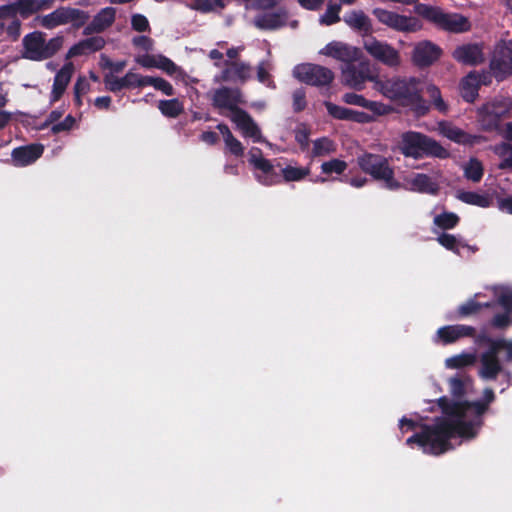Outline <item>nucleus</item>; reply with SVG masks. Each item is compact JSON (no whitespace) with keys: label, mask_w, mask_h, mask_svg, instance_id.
Listing matches in <instances>:
<instances>
[{"label":"nucleus","mask_w":512,"mask_h":512,"mask_svg":"<svg viewBox=\"0 0 512 512\" xmlns=\"http://www.w3.org/2000/svg\"><path fill=\"white\" fill-rule=\"evenodd\" d=\"M493 400L494 392L491 389L484 390L482 401L449 404L443 400L445 416L437 423L435 429L428 431L422 438L417 436L410 438L408 443L417 440L425 452L439 455L453 448L451 439L475 438L483 424V415Z\"/></svg>","instance_id":"obj_1"},{"label":"nucleus","mask_w":512,"mask_h":512,"mask_svg":"<svg viewBox=\"0 0 512 512\" xmlns=\"http://www.w3.org/2000/svg\"><path fill=\"white\" fill-rule=\"evenodd\" d=\"M375 91L385 98L408 107L418 115L428 111V105L421 96L422 82L415 77H392L375 83Z\"/></svg>","instance_id":"obj_2"},{"label":"nucleus","mask_w":512,"mask_h":512,"mask_svg":"<svg viewBox=\"0 0 512 512\" xmlns=\"http://www.w3.org/2000/svg\"><path fill=\"white\" fill-rule=\"evenodd\" d=\"M486 290L493 297V301H480L486 294L476 293L473 298L459 306V314L468 316L480 311L484 307L490 308L498 304L502 307L503 312L495 313L490 320V325L496 329H506L512 326V288L510 286L497 285Z\"/></svg>","instance_id":"obj_3"},{"label":"nucleus","mask_w":512,"mask_h":512,"mask_svg":"<svg viewBox=\"0 0 512 512\" xmlns=\"http://www.w3.org/2000/svg\"><path fill=\"white\" fill-rule=\"evenodd\" d=\"M241 101L238 90L227 88L215 92L214 103L223 110H227V116L234 122L244 137L251 138L254 142H263L261 132L257 124L244 111L237 108Z\"/></svg>","instance_id":"obj_4"},{"label":"nucleus","mask_w":512,"mask_h":512,"mask_svg":"<svg viewBox=\"0 0 512 512\" xmlns=\"http://www.w3.org/2000/svg\"><path fill=\"white\" fill-rule=\"evenodd\" d=\"M401 152L412 158H420L423 155L446 159L449 151L436 140L418 132H407L402 135L400 144Z\"/></svg>","instance_id":"obj_5"},{"label":"nucleus","mask_w":512,"mask_h":512,"mask_svg":"<svg viewBox=\"0 0 512 512\" xmlns=\"http://www.w3.org/2000/svg\"><path fill=\"white\" fill-rule=\"evenodd\" d=\"M63 45L62 37H54L46 41L42 32H33L23 38V57L33 61L50 58Z\"/></svg>","instance_id":"obj_6"},{"label":"nucleus","mask_w":512,"mask_h":512,"mask_svg":"<svg viewBox=\"0 0 512 512\" xmlns=\"http://www.w3.org/2000/svg\"><path fill=\"white\" fill-rule=\"evenodd\" d=\"M357 163L363 172L376 180L383 181L387 189L398 190L401 188V183L394 178V171L385 157L367 153L359 156Z\"/></svg>","instance_id":"obj_7"},{"label":"nucleus","mask_w":512,"mask_h":512,"mask_svg":"<svg viewBox=\"0 0 512 512\" xmlns=\"http://www.w3.org/2000/svg\"><path fill=\"white\" fill-rule=\"evenodd\" d=\"M372 13L381 24L397 32L415 33L423 28L422 22L415 16L402 15L383 8H375Z\"/></svg>","instance_id":"obj_8"},{"label":"nucleus","mask_w":512,"mask_h":512,"mask_svg":"<svg viewBox=\"0 0 512 512\" xmlns=\"http://www.w3.org/2000/svg\"><path fill=\"white\" fill-rule=\"evenodd\" d=\"M86 15L79 9L71 7H60L53 12L38 16L35 21L37 25L46 29H54L58 26L71 24L80 27L86 22Z\"/></svg>","instance_id":"obj_9"},{"label":"nucleus","mask_w":512,"mask_h":512,"mask_svg":"<svg viewBox=\"0 0 512 512\" xmlns=\"http://www.w3.org/2000/svg\"><path fill=\"white\" fill-rule=\"evenodd\" d=\"M293 75L299 81L313 86H326L334 79V74L330 69L310 63L295 66Z\"/></svg>","instance_id":"obj_10"},{"label":"nucleus","mask_w":512,"mask_h":512,"mask_svg":"<svg viewBox=\"0 0 512 512\" xmlns=\"http://www.w3.org/2000/svg\"><path fill=\"white\" fill-rule=\"evenodd\" d=\"M363 47L373 59L388 67L394 68L401 63L400 53L387 42L370 37L363 41Z\"/></svg>","instance_id":"obj_11"},{"label":"nucleus","mask_w":512,"mask_h":512,"mask_svg":"<svg viewBox=\"0 0 512 512\" xmlns=\"http://www.w3.org/2000/svg\"><path fill=\"white\" fill-rule=\"evenodd\" d=\"M511 108L512 100L509 97L496 96L479 109V116L486 128H492L501 118L508 116Z\"/></svg>","instance_id":"obj_12"},{"label":"nucleus","mask_w":512,"mask_h":512,"mask_svg":"<svg viewBox=\"0 0 512 512\" xmlns=\"http://www.w3.org/2000/svg\"><path fill=\"white\" fill-rule=\"evenodd\" d=\"M343 83L350 88L362 90L366 81L373 83L375 90V83L380 80V77L373 74L368 62H362L359 69L354 66H347L342 70Z\"/></svg>","instance_id":"obj_13"},{"label":"nucleus","mask_w":512,"mask_h":512,"mask_svg":"<svg viewBox=\"0 0 512 512\" xmlns=\"http://www.w3.org/2000/svg\"><path fill=\"white\" fill-rule=\"evenodd\" d=\"M448 384H449V391H450L453 399L449 400L446 397L439 399V405L442 408V416L435 421V425H437V423L439 421H441L443 419V417L445 416L444 415V405L445 404L442 402L443 400H446L447 401L446 403H449V404L455 403V402H464V400H462V398L471 395L473 392L472 379L467 376L452 377L449 379ZM465 402H467V401L465 400ZM435 427L436 426H434L432 428V430H434ZM428 431H431V429H426L425 433L422 436H418V437L419 438L424 437Z\"/></svg>","instance_id":"obj_14"},{"label":"nucleus","mask_w":512,"mask_h":512,"mask_svg":"<svg viewBox=\"0 0 512 512\" xmlns=\"http://www.w3.org/2000/svg\"><path fill=\"white\" fill-rule=\"evenodd\" d=\"M249 162L258 171L256 178L260 183L270 186L280 182V177L275 172L273 165L262 156L259 149L252 148L249 151Z\"/></svg>","instance_id":"obj_15"},{"label":"nucleus","mask_w":512,"mask_h":512,"mask_svg":"<svg viewBox=\"0 0 512 512\" xmlns=\"http://www.w3.org/2000/svg\"><path fill=\"white\" fill-rule=\"evenodd\" d=\"M503 349L497 347L496 341L491 343L489 350L485 351L480 356V368L478 375L484 380H494L503 371V367L497 356L498 350Z\"/></svg>","instance_id":"obj_16"},{"label":"nucleus","mask_w":512,"mask_h":512,"mask_svg":"<svg viewBox=\"0 0 512 512\" xmlns=\"http://www.w3.org/2000/svg\"><path fill=\"white\" fill-rule=\"evenodd\" d=\"M136 63L144 68H157L170 76H175L176 78H183L184 72L178 67L173 61L163 55H152V54H143L137 55L135 57Z\"/></svg>","instance_id":"obj_17"},{"label":"nucleus","mask_w":512,"mask_h":512,"mask_svg":"<svg viewBox=\"0 0 512 512\" xmlns=\"http://www.w3.org/2000/svg\"><path fill=\"white\" fill-rule=\"evenodd\" d=\"M319 54L350 64L360 58L361 51L359 48L351 46L347 43L341 41H332L325 45L319 51Z\"/></svg>","instance_id":"obj_18"},{"label":"nucleus","mask_w":512,"mask_h":512,"mask_svg":"<svg viewBox=\"0 0 512 512\" xmlns=\"http://www.w3.org/2000/svg\"><path fill=\"white\" fill-rule=\"evenodd\" d=\"M433 130L459 145H474L481 139L480 136L471 135L448 121H439Z\"/></svg>","instance_id":"obj_19"},{"label":"nucleus","mask_w":512,"mask_h":512,"mask_svg":"<svg viewBox=\"0 0 512 512\" xmlns=\"http://www.w3.org/2000/svg\"><path fill=\"white\" fill-rule=\"evenodd\" d=\"M442 55V49L429 40L415 44L412 52V61L419 67H427L437 61Z\"/></svg>","instance_id":"obj_20"},{"label":"nucleus","mask_w":512,"mask_h":512,"mask_svg":"<svg viewBox=\"0 0 512 512\" xmlns=\"http://www.w3.org/2000/svg\"><path fill=\"white\" fill-rule=\"evenodd\" d=\"M254 23L258 28L267 30H275L284 26L295 29L298 26V21L290 20L289 12L285 9L262 14L255 18Z\"/></svg>","instance_id":"obj_21"},{"label":"nucleus","mask_w":512,"mask_h":512,"mask_svg":"<svg viewBox=\"0 0 512 512\" xmlns=\"http://www.w3.org/2000/svg\"><path fill=\"white\" fill-rule=\"evenodd\" d=\"M401 187L412 192L426 194H436L439 190L437 179L423 173H416L405 177Z\"/></svg>","instance_id":"obj_22"},{"label":"nucleus","mask_w":512,"mask_h":512,"mask_svg":"<svg viewBox=\"0 0 512 512\" xmlns=\"http://www.w3.org/2000/svg\"><path fill=\"white\" fill-rule=\"evenodd\" d=\"M474 334V328L468 325H447L440 327L434 337L433 342L441 345L455 343L464 337Z\"/></svg>","instance_id":"obj_23"},{"label":"nucleus","mask_w":512,"mask_h":512,"mask_svg":"<svg viewBox=\"0 0 512 512\" xmlns=\"http://www.w3.org/2000/svg\"><path fill=\"white\" fill-rule=\"evenodd\" d=\"M17 4L0 8V37L17 38L20 34V21L17 18Z\"/></svg>","instance_id":"obj_24"},{"label":"nucleus","mask_w":512,"mask_h":512,"mask_svg":"<svg viewBox=\"0 0 512 512\" xmlns=\"http://www.w3.org/2000/svg\"><path fill=\"white\" fill-rule=\"evenodd\" d=\"M489 83L490 75L488 73L470 72L460 83V93L466 101L473 102L478 95L480 85Z\"/></svg>","instance_id":"obj_25"},{"label":"nucleus","mask_w":512,"mask_h":512,"mask_svg":"<svg viewBox=\"0 0 512 512\" xmlns=\"http://www.w3.org/2000/svg\"><path fill=\"white\" fill-rule=\"evenodd\" d=\"M44 151L41 144H30L15 148L11 153V161L14 166L24 167L39 159Z\"/></svg>","instance_id":"obj_26"},{"label":"nucleus","mask_w":512,"mask_h":512,"mask_svg":"<svg viewBox=\"0 0 512 512\" xmlns=\"http://www.w3.org/2000/svg\"><path fill=\"white\" fill-rule=\"evenodd\" d=\"M453 58L464 65L476 66L484 62L485 57L479 44H463L452 53Z\"/></svg>","instance_id":"obj_27"},{"label":"nucleus","mask_w":512,"mask_h":512,"mask_svg":"<svg viewBox=\"0 0 512 512\" xmlns=\"http://www.w3.org/2000/svg\"><path fill=\"white\" fill-rule=\"evenodd\" d=\"M73 73L74 65L72 62L65 63L63 67L56 73L51 91V101L55 102L61 98L71 80Z\"/></svg>","instance_id":"obj_28"},{"label":"nucleus","mask_w":512,"mask_h":512,"mask_svg":"<svg viewBox=\"0 0 512 512\" xmlns=\"http://www.w3.org/2000/svg\"><path fill=\"white\" fill-rule=\"evenodd\" d=\"M471 24L468 18L458 13H446L442 18L439 29L451 33H463L470 30Z\"/></svg>","instance_id":"obj_29"},{"label":"nucleus","mask_w":512,"mask_h":512,"mask_svg":"<svg viewBox=\"0 0 512 512\" xmlns=\"http://www.w3.org/2000/svg\"><path fill=\"white\" fill-rule=\"evenodd\" d=\"M105 41L100 36L91 37L73 45L66 54V59L92 53L103 48Z\"/></svg>","instance_id":"obj_30"},{"label":"nucleus","mask_w":512,"mask_h":512,"mask_svg":"<svg viewBox=\"0 0 512 512\" xmlns=\"http://www.w3.org/2000/svg\"><path fill=\"white\" fill-rule=\"evenodd\" d=\"M344 22L352 29L363 34L372 32V23L369 17L362 11H351L344 16Z\"/></svg>","instance_id":"obj_31"},{"label":"nucleus","mask_w":512,"mask_h":512,"mask_svg":"<svg viewBox=\"0 0 512 512\" xmlns=\"http://www.w3.org/2000/svg\"><path fill=\"white\" fill-rule=\"evenodd\" d=\"M414 12L437 28H439L442 18L444 17V11L440 7L424 3H416Z\"/></svg>","instance_id":"obj_32"},{"label":"nucleus","mask_w":512,"mask_h":512,"mask_svg":"<svg viewBox=\"0 0 512 512\" xmlns=\"http://www.w3.org/2000/svg\"><path fill=\"white\" fill-rule=\"evenodd\" d=\"M251 76V68L243 63H231L222 72L223 81H245Z\"/></svg>","instance_id":"obj_33"},{"label":"nucleus","mask_w":512,"mask_h":512,"mask_svg":"<svg viewBox=\"0 0 512 512\" xmlns=\"http://www.w3.org/2000/svg\"><path fill=\"white\" fill-rule=\"evenodd\" d=\"M491 71L498 80H503L512 74V53L507 51L501 58L493 59L490 64Z\"/></svg>","instance_id":"obj_34"},{"label":"nucleus","mask_w":512,"mask_h":512,"mask_svg":"<svg viewBox=\"0 0 512 512\" xmlns=\"http://www.w3.org/2000/svg\"><path fill=\"white\" fill-rule=\"evenodd\" d=\"M477 361L476 352H461L445 359L447 369H463L473 366Z\"/></svg>","instance_id":"obj_35"},{"label":"nucleus","mask_w":512,"mask_h":512,"mask_svg":"<svg viewBox=\"0 0 512 512\" xmlns=\"http://www.w3.org/2000/svg\"><path fill=\"white\" fill-rule=\"evenodd\" d=\"M18 12L23 16L27 17L36 12L49 9L53 0H17Z\"/></svg>","instance_id":"obj_36"},{"label":"nucleus","mask_w":512,"mask_h":512,"mask_svg":"<svg viewBox=\"0 0 512 512\" xmlns=\"http://www.w3.org/2000/svg\"><path fill=\"white\" fill-rule=\"evenodd\" d=\"M115 14L116 11L112 7L102 9L90 24L92 30L100 32L109 27L115 20Z\"/></svg>","instance_id":"obj_37"},{"label":"nucleus","mask_w":512,"mask_h":512,"mask_svg":"<svg viewBox=\"0 0 512 512\" xmlns=\"http://www.w3.org/2000/svg\"><path fill=\"white\" fill-rule=\"evenodd\" d=\"M418 426L421 427V432L420 433H415L413 435V437L414 436H422L425 433L426 429H432L435 426V423L432 426L420 425L418 423V421H416V420H414L412 418H407V417H403L399 421V428H400L402 433H407L409 431H416ZM411 438H412V436H411ZM409 439H410V437L407 440H409ZM406 442H408V441H406ZM407 444L408 445L417 444L422 450H424L423 447L418 443L417 440H414L412 443H407ZM423 452L426 453L425 451H423Z\"/></svg>","instance_id":"obj_38"},{"label":"nucleus","mask_w":512,"mask_h":512,"mask_svg":"<svg viewBox=\"0 0 512 512\" xmlns=\"http://www.w3.org/2000/svg\"><path fill=\"white\" fill-rule=\"evenodd\" d=\"M281 173L286 182L301 181L310 174V168L288 164L281 169Z\"/></svg>","instance_id":"obj_39"},{"label":"nucleus","mask_w":512,"mask_h":512,"mask_svg":"<svg viewBox=\"0 0 512 512\" xmlns=\"http://www.w3.org/2000/svg\"><path fill=\"white\" fill-rule=\"evenodd\" d=\"M457 197L464 203L479 206L482 208L489 207L491 204V198L485 194L462 191L458 193Z\"/></svg>","instance_id":"obj_40"},{"label":"nucleus","mask_w":512,"mask_h":512,"mask_svg":"<svg viewBox=\"0 0 512 512\" xmlns=\"http://www.w3.org/2000/svg\"><path fill=\"white\" fill-rule=\"evenodd\" d=\"M158 109L164 116L175 118L183 112L184 107L178 99L174 98L159 101Z\"/></svg>","instance_id":"obj_41"},{"label":"nucleus","mask_w":512,"mask_h":512,"mask_svg":"<svg viewBox=\"0 0 512 512\" xmlns=\"http://www.w3.org/2000/svg\"><path fill=\"white\" fill-rule=\"evenodd\" d=\"M494 153L501 159L499 168L512 169V145L502 143L493 147Z\"/></svg>","instance_id":"obj_42"},{"label":"nucleus","mask_w":512,"mask_h":512,"mask_svg":"<svg viewBox=\"0 0 512 512\" xmlns=\"http://www.w3.org/2000/svg\"><path fill=\"white\" fill-rule=\"evenodd\" d=\"M336 151V146L333 141L328 138H320L314 141L312 155L314 157H323L332 154Z\"/></svg>","instance_id":"obj_43"},{"label":"nucleus","mask_w":512,"mask_h":512,"mask_svg":"<svg viewBox=\"0 0 512 512\" xmlns=\"http://www.w3.org/2000/svg\"><path fill=\"white\" fill-rule=\"evenodd\" d=\"M426 93L428 94L435 109L441 113H446L448 111V105L443 100L441 92L437 86L434 84H428L426 87Z\"/></svg>","instance_id":"obj_44"},{"label":"nucleus","mask_w":512,"mask_h":512,"mask_svg":"<svg viewBox=\"0 0 512 512\" xmlns=\"http://www.w3.org/2000/svg\"><path fill=\"white\" fill-rule=\"evenodd\" d=\"M348 165L345 161L334 158L321 164V172L325 175H341L345 172Z\"/></svg>","instance_id":"obj_45"},{"label":"nucleus","mask_w":512,"mask_h":512,"mask_svg":"<svg viewBox=\"0 0 512 512\" xmlns=\"http://www.w3.org/2000/svg\"><path fill=\"white\" fill-rule=\"evenodd\" d=\"M464 173L466 178L473 182H478L483 176V166L477 159H470L464 167Z\"/></svg>","instance_id":"obj_46"},{"label":"nucleus","mask_w":512,"mask_h":512,"mask_svg":"<svg viewBox=\"0 0 512 512\" xmlns=\"http://www.w3.org/2000/svg\"><path fill=\"white\" fill-rule=\"evenodd\" d=\"M458 221L459 217L451 212H444L434 217V224L441 229H452Z\"/></svg>","instance_id":"obj_47"},{"label":"nucleus","mask_w":512,"mask_h":512,"mask_svg":"<svg viewBox=\"0 0 512 512\" xmlns=\"http://www.w3.org/2000/svg\"><path fill=\"white\" fill-rule=\"evenodd\" d=\"M437 241L439 242L440 245L455 253H458L459 248L463 246L460 239L448 233L440 234L437 238Z\"/></svg>","instance_id":"obj_48"},{"label":"nucleus","mask_w":512,"mask_h":512,"mask_svg":"<svg viewBox=\"0 0 512 512\" xmlns=\"http://www.w3.org/2000/svg\"><path fill=\"white\" fill-rule=\"evenodd\" d=\"M340 6L336 4L328 5L326 11L320 16L319 22L324 25H332L340 20Z\"/></svg>","instance_id":"obj_49"},{"label":"nucleus","mask_w":512,"mask_h":512,"mask_svg":"<svg viewBox=\"0 0 512 512\" xmlns=\"http://www.w3.org/2000/svg\"><path fill=\"white\" fill-rule=\"evenodd\" d=\"M325 107L332 117L339 120H349L350 109L338 106L331 102H325Z\"/></svg>","instance_id":"obj_50"},{"label":"nucleus","mask_w":512,"mask_h":512,"mask_svg":"<svg viewBox=\"0 0 512 512\" xmlns=\"http://www.w3.org/2000/svg\"><path fill=\"white\" fill-rule=\"evenodd\" d=\"M366 109L373 112L375 115L383 116L391 113L393 111L392 107L388 104L379 102V101H369L367 100Z\"/></svg>","instance_id":"obj_51"},{"label":"nucleus","mask_w":512,"mask_h":512,"mask_svg":"<svg viewBox=\"0 0 512 512\" xmlns=\"http://www.w3.org/2000/svg\"><path fill=\"white\" fill-rule=\"evenodd\" d=\"M226 147L229 149V151L236 155V156H242L244 153V148L239 140H237L233 135H228L225 139Z\"/></svg>","instance_id":"obj_52"},{"label":"nucleus","mask_w":512,"mask_h":512,"mask_svg":"<svg viewBox=\"0 0 512 512\" xmlns=\"http://www.w3.org/2000/svg\"><path fill=\"white\" fill-rule=\"evenodd\" d=\"M342 100L346 104L355 105V106H359V107H363V108H365L366 103H367V99H365L362 95H359V94H356L353 92L345 93L342 96Z\"/></svg>","instance_id":"obj_53"},{"label":"nucleus","mask_w":512,"mask_h":512,"mask_svg":"<svg viewBox=\"0 0 512 512\" xmlns=\"http://www.w3.org/2000/svg\"><path fill=\"white\" fill-rule=\"evenodd\" d=\"M89 89V83L86 80L85 77H79L75 83L74 91H75V97L78 102V104L81 103V96L84 95Z\"/></svg>","instance_id":"obj_54"},{"label":"nucleus","mask_w":512,"mask_h":512,"mask_svg":"<svg viewBox=\"0 0 512 512\" xmlns=\"http://www.w3.org/2000/svg\"><path fill=\"white\" fill-rule=\"evenodd\" d=\"M106 86L111 91H119L123 88H127L126 83L124 82V77L118 78V77H107L105 80Z\"/></svg>","instance_id":"obj_55"},{"label":"nucleus","mask_w":512,"mask_h":512,"mask_svg":"<svg viewBox=\"0 0 512 512\" xmlns=\"http://www.w3.org/2000/svg\"><path fill=\"white\" fill-rule=\"evenodd\" d=\"M123 77H124V82L127 85V88L141 87L142 75H140L134 71H129Z\"/></svg>","instance_id":"obj_56"},{"label":"nucleus","mask_w":512,"mask_h":512,"mask_svg":"<svg viewBox=\"0 0 512 512\" xmlns=\"http://www.w3.org/2000/svg\"><path fill=\"white\" fill-rule=\"evenodd\" d=\"M309 135L310 132L308 128L304 125H301L296 130L295 139L302 147H306L308 145Z\"/></svg>","instance_id":"obj_57"},{"label":"nucleus","mask_w":512,"mask_h":512,"mask_svg":"<svg viewBox=\"0 0 512 512\" xmlns=\"http://www.w3.org/2000/svg\"><path fill=\"white\" fill-rule=\"evenodd\" d=\"M75 124V119L72 116H67L62 122L52 126L53 133H59L71 129Z\"/></svg>","instance_id":"obj_58"},{"label":"nucleus","mask_w":512,"mask_h":512,"mask_svg":"<svg viewBox=\"0 0 512 512\" xmlns=\"http://www.w3.org/2000/svg\"><path fill=\"white\" fill-rule=\"evenodd\" d=\"M149 26L148 20L145 16L141 14L133 15L132 17V27L137 31H145Z\"/></svg>","instance_id":"obj_59"},{"label":"nucleus","mask_w":512,"mask_h":512,"mask_svg":"<svg viewBox=\"0 0 512 512\" xmlns=\"http://www.w3.org/2000/svg\"><path fill=\"white\" fill-rule=\"evenodd\" d=\"M154 88L158 91H161L163 94L167 96H171L174 94V89L172 85L168 81L160 77H158Z\"/></svg>","instance_id":"obj_60"},{"label":"nucleus","mask_w":512,"mask_h":512,"mask_svg":"<svg viewBox=\"0 0 512 512\" xmlns=\"http://www.w3.org/2000/svg\"><path fill=\"white\" fill-rule=\"evenodd\" d=\"M270 69H271V65L268 62H262L259 64L257 77L261 83L268 84V79H269L268 73H269Z\"/></svg>","instance_id":"obj_61"},{"label":"nucleus","mask_w":512,"mask_h":512,"mask_svg":"<svg viewBox=\"0 0 512 512\" xmlns=\"http://www.w3.org/2000/svg\"><path fill=\"white\" fill-rule=\"evenodd\" d=\"M298 4L309 11L319 10L323 4L324 0H297Z\"/></svg>","instance_id":"obj_62"},{"label":"nucleus","mask_w":512,"mask_h":512,"mask_svg":"<svg viewBox=\"0 0 512 512\" xmlns=\"http://www.w3.org/2000/svg\"><path fill=\"white\" fill-rule=\"evenodd\" d=\"M305 105H306L305 93L302 90H296L293 93V106H294V109L297 110V111H300V110L304 109Z\"/></svg>","instance_id":"obj_63"},{"label":"nucleus","mask_w":512,"mask_h":512,"mask_svg":"<svg viewBox=\"0 0 512 512\" xmlns=\"http://www.w3.org/2000/svg\"><path fill=\"white\" fill-rule=\"evenodd\" d=\"M498 207L502 212L512 214V196L500 199Z\"/></svg>","instance_id":"obj_64"}]
</instances>
